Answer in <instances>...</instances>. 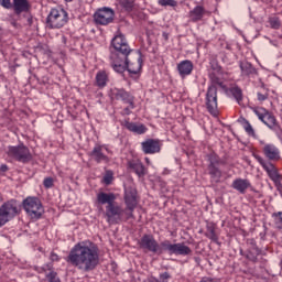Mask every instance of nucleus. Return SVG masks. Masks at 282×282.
<instances>
[{
	"instance_id": "20",
	"label": "nucleus",
	"mask_w": 282,
	"mask_h": 282,
	"mask_svg": "<svg viewBox=\"0 0 282 282\" xmlns=\"http://www.w3.org/2000/svg\"><path fill=\"white\" fill-rule=\"evenodd\" d=\"M193 62L189 59H184L177 64V72L181 78H185L186 76H191L193 74Z\"/></svg>"
},
{
	"instance_id": "16",
	"label": "nucleus",
	"mask_w": 282,
	"mask_h": 282,
	"mask_svg": "<svg viewBox=\"0 0 282 282\" xmlns=\"http://www.w3.org/2000/svg\"><path fill=\"white\" fill-rule=\"evenodd\" d=\"M141 149L145 155H153L162 151V144L159 139H148L141 142Z\"/></svg>"
},
{
	"instance_id": "6",
	"label": "nucleus",
	"mask_w": 282,
	"mask_h": 282,
	"mask_svg": "<svg viewBox=\"0 0 282 282\" xmlns=\"http://www.w3.org/2000/svg\"><path fill=\"white\" fill-rule=\"evenodd\" d=\"M7 155L8 158H11V160H15V162H21L22 164L32 162L30 148L25 147L23 143H20L19 145H9L7 148Z\"/></svg>"
},
{
	"instance_id": "17",
	"label": "nucleus",
	"mask_w": 282,
	"mask_h": 282,
	"mask_svg": "<svg viewBox=\"0 0 282 282\" xmlns=\"http://www.w3.org/2000/svg\"><path fill=\"white\" fill-rule=\"evenodd\" d=\"M11 6L15 17L28 14L32 10V4H30L29 0H13Z\"/></svg>"
},
{
	"instance_id": "42",
	"label": "nucleus",
	"mask_w": 282,
	"mask_h": 282,
	"mask_svg": "<svg viewBox=\"0 0 282 282\" xmlns=\"http://www.w3.org/2000/svg\"><path fill=\"white\" fill-rule=\"evenodd\" d=\"M257 96H258V100L260 102H263L264 100H268V94L258 93Z\"/></svg>"
},
{
	"instance_id": "3",
	"label": "nucleus",
	"mask_w": 282,
	"mask_h": 282,
	"mask_svg": "<svg viewBox=\"0 0 282 282\" xmlns=\"http://www.w3.org/2000/svg\"><path fill=\"white\" fill-rule=\"evenodd\" d=\"M140 248L148 250V252H153V254H164V252L176 257L193 254L191 247L185 246L184 242L172 243L171 240H163L159 243L153 235H143L140 240Z\"/></svg>"
},
{
	"instance_id": "5",
	"label": "nucleus",
	"mask_w": 282,
	"mask_h": 282,
	"mask_svg": "<svg viewBox=\"0 0 282 282\" xmlns=\"http://www.w3.org/2000/svg\"><path fill=\"white\" fill-rule=\"evenodd\" d=\"M124 203L127 208L122 207V213L118 218V224H122V221H129V219H133V212L135 210V206H138V191H135V188H126Z\"/></svg>"
},
{
	"instance_id": "28",
	"label": "nucleus",
	"mask_w": 282,
	"mask_h": 282,
	"mask_svg": "<svg viewBox=\"0 0 282 282\" xmlns=\"http://www.w3.org/2000/svg\"><path fill=\"white\" fill-rule=\"evenodd\" d=\"M208 171L213 182H216V184H218V182H221L223 173L218 166H208Z\"/></svg>"
},
{
	"instance_id": "22",
	"label": "nucleus",
	"mask_w": 282,
	"mask_h": 282,
	"mask_svg": "<svg viewBox=\"0 0 282 282\" xmlns=\"http://www.w3.org/2000/svg\"><path fill=\"white\" fill-rule=\"evenodd\" d=\"M250 186L252 185L248 178H236L231 184V187L235 188V191H238L241 195H246V192Z\"/></svg>"
},
{
	"instance_id": "39",
	"label": "nucleus",
	"mask_w": 282,
	"mask_h": 282,
	"mask_svg": "<svg viewBox=\"0 0 282 282\" xmlns=\"http://www.w3.org/2000/svg\"><path fill=\"white\" fill-rule=\"evenodd\" d=\"M0 6L6 10H12V1L11 0H0Z\"/></svg>"
},
{
	"instance_id": "14",
	"label": "nucleus",
	"mask_w": 282,
	"mask_h": 282,
	"mask_svg": "<svg viewBox=\"0 0 282 282\" xmlns=\"http://www.w3.org/2000/svg\"><path fill=\"white\" fill-rule=\"evenodd\" d=\"M110 98L111 100H121L124 105H130L131 109H135V97L123 88H111Z\"/></svg>"
},
{
	"instance_id": "25",
	"label": "nucleus",
	"mask_w": 282,
	"mask_h": 282,
	"mask_svg": "<svg viewBox=\"0 0 282 282\" xmlns=\"http://www.w3.org/2000/svg\"><path fill=\"white\" fill-rule=\"evenodd\" d=\"M126 129H128V131H131L132 133H138V135L147 133V128L144 124H138L134 122H127Z\"/></svg>"
},
{
	"instance_id": "35",
	"label": "nucleus",
	"mask_w": 282,
	"mask_h": 282,
	"mask_svg": "<svg viewBox=\"0 0 282 282\" xmlns=\"http://www.w3.org/2000/svg\"><path fill=\"white\" fill-rule=\"evenodd\" d=\"M269 24L272 30H279L281 28V20L279 18H270Z\"/></svg>"
},
{
	"instance_id": "12",
	"label": "nucleus",
	"mask_w": 282,
	"mask_h": 282,
	"mask_svg": "<svg viewBox=\"0 0 282 282\" xmlns=\"http://www.w3.org/2000/svg\"><path fill=\"white\" fill-rule=\"evenodd\" d=\"M111 153V150L105 144H96L91 152H89V156L96 162L97 164H109L111 162V158L106 153Z\"/></svg>"
},
{
	"instance_id": "47",
	"label": "nucleus",
	"mask_w": 282,
	"mask_h": 282,
	"mask_svg": "<svg viewBox=\"0 0 282 282\" xmlns=\"http://www.w3.org/2000/svg\"><path fill=\"white\" fill-rule=\"evenodd\" d=\"M0 171H2L3 173H6V171H8V165L2 164V165L0 166Z\"/></svg>"
},
{
	"instance_id": "38",
	"label": "nucleus",
	"mask_w": 282,
	"mask_h": 282,
	"mask_svg": "<svg viewBox=\"0 0 282 282\" xmlns=\"http://www.w3.org/2000/svg\"><path fill=\"white\" fill-rule=\"evenodd\" d=\"M210 80H212V85H214V87H224V82H221V79L215 75L210 76Z\"/></svg>"
},
{
	"instance_id": "36",
	"label": "nucleus",
	"mask_w": 282,
	"mask_h": 282,
	"mask_svg": "<svg viewBox=\"0 0 282 282\" xmlns=\"http://www.w3.org/2000/svg\"><path fill=\"white\" fill-rule=\"evenodd\" d=\"M243 129H245L246 133H248V135L254 137V128H252V124H250L249 120L245 119Z\"/></svg>"
},
{
	"instance_id": "4",
	"label": "nucleus",
	"mask_w": 282,
	"mask_h": 282,
	"mask_svg": "<svg viewBox=\"0 0 282 282\" xmlns=\"http://www.w3.org/2000/svg\"><path fill=\"white\" fill-rule=\"evenodd\" d=\"M97 202L101 206L107 204L105 212L106 220L111 225L118 224V219L122 215V207L116 202V194L100 192L97 194Z\"/></svg>"
},
{
	"instance_id": "48",
	"label": "nucleus",
	"mask_w": 282,
	"mask_h": 282,
	"mask_svg": "<svg viewBox=\"0 0 282 282\" xmlns=\"http://www.w3.org/2000/svg\"><path fill=\"white\" fill-rule=\"evenodd\" d=\"M162 37L164 39V41H169V33L163 32Z\"/></svg>"
},
{
	"instance_id": "49",
	"label": "nucleus",
	"mask_w": 282,
	"mask_h": 282,
	"mask_svg": "<svg viewBox=\"0 0 282 282\" xmlns=\"http://www.w3.org/2000/svg\"><path fill=\"white\" fill-rule=\"evenodd\" d=\"M150 282H162V281H160V279H158V278H151Z\"/></svg>"
},
{
	"instance_id": "27",
	"label": "nucleus",
	"mask_w": 282,
	"mask_h": 282,
	"mask_svg": "<svg viewBox=\"0 0 282 282\" xmlns=\"http://www.w3.org/2000/svg\"><path fill=\"white\" fill-rule=\"evenodd\" d=\"M205 237L217 243L219 241V236H217L215 225H207V230L205 232Z\"/></svg>"
},
{
	"instance_id": "18",
	"label": "nucleus",
	"mask_w": 282,
	"mask_h": 282,
	"mask_svg": "<svg viewBox=\"0 0 282 282\" xmlns=\"http://www.w3.org/2000/svg\"><path fill=\"white\" fill-rule=\"evenodd\" d=\"M262 153L270 160V162H279V160H281V152L279 151V148L272 143L264 144Z\"/></svg>"
},
{
	"instance_id": "37",
	"label": "nucleus",
	"mask_w": 282,
	"mask_h": 282,
	"mask_svg": "<svg viewBox=\"0 0 282 282\" xmlns=\"http://www.w3.org/2000/svg\"><path fill=\"white\" fill-rule=\"evenodd\" d=\"M159 6H162V7L169 6L170 8H175V6H177V1H175V0H159Z\"/></svg>"
},
{
	"instance_id": "11",
	"label": "nucleus",
	"mask_w": 282,
	"mask_h": 282,
	"mask_svg": "<svg viewBox=\"0 0 282 282\" xmlns=\"http://www.w3.org/2000/svg\"><path fill=\"white\" fill-rule=\"evenodd\" d=\"M253 113L258 116L259 120L263 122L269 129H281V126H279V121H276V117L272 112H270L268 109L260 107L256 108L253 110Z\"/></svg>"
},
{
	"instance_id": "34",
	"label": "nucleus",
	"mask_w": 282,
	"mask_h": 282,
	"mask_svg": "<svg viewBox=\"0 0 282 282\" xmlns=\"http://www.w3.org/2000/svg\"><path fill=\"white\" fill-rule=\"evenodd\" d=\"M272 217L274 219L275 227L279 228V230H281L282 229V212L274 213Z\"/></svg>"
},
{
	"instance_id": "10",
	"label": "nucleus",
	"mask_w": 282,
	"mask_h": 282,
	"mask_svg": "<svg viewBox=\"0 0 282 282\" xmlns=\"http://www.w3.org/2000/svg\"><path fill=\"white\" fill-rule=\"evenodd\" d=\"M205 107L214 118L219 116V108L217 105V87L215 85H210L207 88L206 97H205Z\"/></svg>"
},
{
	"instance_id": "46",
	"label": "nucleus",
	"mask_w": 282,
	"mask_h": 282,
	"mask_svg": "<svg viewBox=\"0 0 282 282\" xmlns=\"http://www.w3.org/2000/svg\"><path fill=\"white\" fill-rule=\"evenodd\" d=\"M10 23L13 28H19V23L17 22V20H11Z\"/></svg>"
},
{
	"instance_id": "30",
	"label": "nucleus",
	"mask_w": 282,
	"mask_h": 282,
	"mask_svg": "<svg viewBox=\"0 0 282 282\" xmlns=\"http://www.w3.org/2000/svg\"><path fill=\"white\" fill-rule=\"evenodd\" d=\"M259 254H261V249H259V247H254V248H250L246 258L249 261H252L253 263H257V261L259 260Z\"/></svg>"
},
{
	"instance_id": "24",
	"label": "nucleus",
	"mask_w": 282,
	"mask_h": 282,
	"mask_svg": "<svg viewBox=\"0 0 282 282\" xmlns=\"http://www.w3.org/2000/svg\"><path fill=\"white\" fill-rule=\"evenodd\" d=\"M46 279L48 282H61V278H58V273L54 271V265L52 263H47L44 268L43 271L47 272Z\"/></svg>"
},
{
	"instance_id": "51",
	"label": "nucleus",
	"mask_w": 282,
	"mask_h": 282,
	"mask_svg": "<svg viewBox=\"0 0 282 282\" xmlns=\"http://www.w3.org/2000/svg\"><path fill=\"white\" fill-rule=\"evenodd\" d=\"M65 1L69 3V2H72V1H74V0H65Z\"/></svg>"
},
{
	"instance_id": "1",
	"label": "nucleus",
	"mask_w": 282,
	"mask_h": 282,
	"mask_svg": "<svg viewBox=\"0 0 282 282\" xmlns=\"http://www.w3.org/2000/svg\"><path fill=\"white\" fill-rule=\"evenodd\" d=\"M131 46L127 42V37L122 33L117 34L111 40L110 46V65L117 74H123V72H129V74H140L142 69V57H138L131 62L129 59V54H131Z\"/></svg>"
},
{
	"instance_id": "26",
	"label": "nucleus",
	"mask_w": 282,
	"mask_h": 282,
	"mask_svg": "<svg viewBox=\"0 0 282 282\" xmlns=\"http://www.w3.org/2000/svg\"><path fill=\"white\" fill-rule=\"evenodd\" d=\"M240 69H241L242 76H252V75L257 74V69H254L252 67V64H250L248 62H241Z\"/></svg>"
},
{
	"instance_id": "2",
	"label": "nucleus",
	"mask_w": 282,
	"mask_h": 282,
	"mask_svg": "<svg viewBox=\"0 0 282 282\" xmlns=\"http://www.w3.org/2000/svg\"><path fill=\"white\" fill-rule=\"evenodd\" d=\"M66 261L79 272H94L100 264V251L93 241H82L70 249Z\"/></svg>"
},
{
	"instance_id": "43",
	"label": "nucleus",
	"mask_w": 282,
	"mask_h": 282,
	"mask_svg": "<svg viewBox=\"0 0 282 282\" xmlns=\"http://www.w3.org/2000/svg\"><path fill=\"white\" fill-rule=\"evenodd\" d=\"M131 105H129V107H126L122 111L123 116H131Z\"/></svg>"
},
{
	"instance_id": "50",
	"label": "nucleus",
	"mask_w": 282,
	"mask_h": 282,
	"mask_svg": "<svg viewBox=\"0 0 282 282\" xmlns=\"http://www.w3.org/2000/svg\"><path fill=\"white\" fill-rule=\"evenodd\" d=\"M29 25H32V18H28Z\"/></svg>"
},
{
	"instance_id": "31",
	"label": "nucleus",
	"mask_w": 282,
	"mask_h": 282,
	"mask_svg": "<svg viewBox=\"0 0 282 282\" xmlns=\"http://www.w3.org/2000/svg\"><path fill=\"white\" fill-rule=\"evenodd\" d=\"M119 6L126 10V12H131L135 6V0H119Z\"/></svg>"
},
{
	"instance_id": "7",
	"label": "nucleus",
	"mask_w": 282,
	"mask_h": 282,
	"mask_svg": "<svg viewBox=\"0 0 282 282\" xmlns=\"http://www.w3.org/2000/svg\"><path fill=\"white\" fill-rule=\"evenodd\" d=\"M67 21H69L67 11L64 9H52L46 18V25L51 30H61V28L67 25Z\"/></svg>"
},
{
	"instance_id": "13",
	"label": "nucleus",
	"mask_w": 282,
	"mask_h": 282,
	"mask_svg": "<svg viewBox=\"0 0 282 282\" xmlns=\"http://www.w3.org/2000/svg\"><path fill=\"white\" fill-rule=\"evenodd\" d=\"M113 19H116V11L107 7L98 9L94 14L97 25H109V23H113Z\"/></svg>"
},
{
	"instance_id": "44",
	"label": "nucleus",
	"mask_w": 282,
	"mask_h": 282,
	"mask_svg": "<svg viewBox=\"0 0 282 282\" xmlns=\"http://www.w3.org/2000/svg\"><path fill=\"white\" fill-rule=\"evenodd\" d=\"M50 259H51V261H59L61 260L58 254H56L54 252H51Z\"/></svg>"
},
{
	"instance_id": "21",
	"label": "nucleus",
	"mask_w": 282,
	"mask_h": 282,
	"mask_svg": "<svg viewBox=\"0 0 282 282\" xmlns=\"http://www.w3.org/2000/svg\"><path fill=\"white\" fill-rule=\"evenodd\" d=\"M188 14L189 21H192V23H197V21H202V19L208 14V11H206L203 6H196Z\"/></svg>"
},
{
	"instance_id": "9",
	"label": "nucleus",
	"mask_w": 282,
	"mask_h": 282,
	"mask_svg": "<svg viewBox=\"0 0 282 282\" xmlns=\"http://www.w3.org/2000/svg\"><path fill=\"white\" fill-rule=\"evenodd\" d=\"M19 203L17 200L11 199L7 203H4L0 207V228L1 226H6L10 219H14L17 215L20 213Z\"/></svg>"
},
{
	"instance_id": "23",
	"label": "nucleus",
	"mask_w": 282,
	"mask_h": 282,
	"mask_svg": "<svg viewBox=\"0 0 282 282\" xmlns=\"http://www.w3.org/2000/svg\"><path fill=\"white\" fill-rule=\"evenodd\" d=\"M107 83H109V75L106 70H99L95 77V85L99 87V89H105L107 87Z\"/></svg>"
},
{
	"instance_id": "32",
	"label": "nucleus",
	"mask_w": 282,
	"mask_h": 282,
	"mask_svg": "<svg viewBox=\"0 0 282 282\" xmlns=\"http://www.w3.org/2000/svg\"><path fill=\"white\" fill-rule=\"evenodd\" d=\"M230 94L237 100L238 105H241V100H243V93L241 91V88L237 86L232 87L230 88Z\"/></svg>"
},
{
	"instance_id": "33",
	"label": "nucleus",
	"mask_w": 282,
	"mask_h": 282,
	"mask_svg": "<svg viewBox=\"0 0 282 282\" xmlns=\"http://www.w3.org/2000/svg\"><path fill=\"white\" fill-rule=\"evenodd\" d=\"M102 182L106 184V186H109V184L113 182V172L111 170L106 171Z\"/></svg>"
},
{
	"instance_id": "52",
	"label": "nucleus",
	"mask_w": 282,
	"mask_h": 282,
	"mask_svg": "<svg viewBox=\"0 0 282 282\" xmlns=\"http://www.w3.org/2000/svg\"><path fill=\"white\" fill-rule=\"evenodd\" d=\"M145 162H149V158L145 159Z\"/></svg>"
},
{
	"instance_id": "29",
	"label": "nucleus",
	"mask_w": 282,
	"mask_h": 282,
	"mask_svg": "<svg viewBox=\"0 0 282 282\" xmlns=\"http://www.w3.org/2000/svg\"><path fill=\"white\" fill-rule=\"evenodd\" d=\"M208 158V166H219L221 164H226V162H224V160H221V158H219V155H217V153L212 152L207 155Z\"/></svg>"
},
{
	"instance_id": "45",
	"label": "nucleus",
	"mask_w": 282,
	"mask_h": 282,
	"mask_svg": "<svg viewBox=\"0 0 282 282\" xmlns=\"http://www.w3.org/2000/svg\"><path fill=\"white\" fill-rule=\"evenodd\" d=\"M247 243H249V246H251L250 248H257V241L252 238L247 240Z\"/></svg>"
},
{
	"instance_id": "19",
	"label": "nucleus",
	"mask_w": 282,
	"mask_h": 282,
	"mask_svg": "<svg viewBox=\"0 0 282 282\" xmlns=\"http://www.w3.org/2000/svg\"><path fill=\"white\" fill-rule=\"evenodd\" d=\"M128 167L133 171L138 177H144L147 175V167L140 160H131L128 162Z\"/></svg>"
},
{
	"instance_id": "8",
	"label": "nucleus",
	"mask_w": 282,
	"mask_h": 282,
	"mask_svg": "<svg viewBox=\"0 0 282 282\" xmlns=\"http://www.w3.org/2000/svg\"><path fill=\"white\" fill-rule=\"evenodd\" d=\"M23 208L31 219H41L43 213H45L41 199L36 197H26L23 200Z\"/></svg>"
},
{
	"instance_id": "40",
	"label": "nucleus",
	"mask_w": 282,
	"mask_h": 282,
	"mask_svg": "<svg viewBox=\"0 0 282 282\" xmlns=\"http://www.w3.org/2000/svg\"><path fill=\"white\" fill-rule=\"evenodd\" d=\"M43 185L46 188H52V186H54V178H52V177L44 178Z\"/></svg>"
},
{
	"instance_id": "41",
	"label": "nucleus",
	"mask_w": 282,
	"mask_h": 282,
	"mask_svg": "<svg viewBox=\"0 0 282 282\" xmlns=\"http://www.w3.org/2000/svg\"><path fill=\"white\" fill-rule=\"evenodd\" d=\"M170 279H171L170 272H163V273H160V275H159V280L161 282H169Z\"/></svg>"
},
{
	"instance_id": "15",
	"label": "nucleus",
	"mask_w": 282,
	"mask_h": 282,
	"mask_svg": "<svg viewBox=\"0 0 282 282\" xmlns=\"http://www.w3.org/2000/svg\"><path fill=\"white\" fill-rule=\"evenodd\" d=\"M253 158L259 162L260 166L265 170L268 176L272 182H279L281 180V175H279V170H276V166L272 164L270 161L263 160L261 155L254 154Z\"/></svg>"
}]
</instances>
